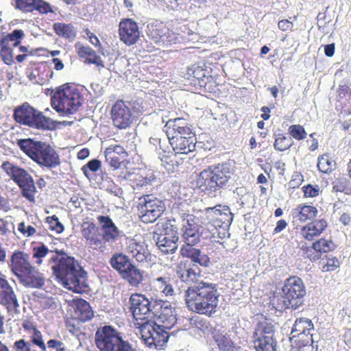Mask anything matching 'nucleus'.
Segmentation results:
<instances>
[{
	"instance_id": "obj_19",
	"label": "nucleus",
	"mask_w": 351,
	"mask_h": 351,
	"mask_svg": "<svg viewBox=\"0 0 351 351\" xmlns=\"http://www.w3.org/2000/svg\"><path fill=\"white\" fill-rule=\"evenodd\" d=\"M8 265L19 279L25 276L27 272L34 267L29 261V256L21 251H15L12 253Z\"/></svg>"
},
{
	"instance_id": "obj_18",
	"label": "nucleus",
	"mask_w": 351,
	"mask_h": 351,
	"mask_svg": "<svg viewBox=\"0 0 351 351\" xmlns=\"http://www.w3.org/2000/svg\"><path fill=\"white\" fill-rule=\"evenodd\" d=\"M130 104L123 101H117L111 110L112 119L115 127L119 129H125L132 122V114L130 108Z\"/></svg>"
},
{
	"instance_id": "obj_42",
	"label": "nucleus",
	"mask_w": 351,
	"mask_h": 351,
	"mask_svg": "<svg viewBox=\"0 0 351 351\" xmlns=\"http://www.w3.org/2000/svg\"><path fill=\"white\" fill-rule=\"evenodd\" d=\"M336 163L328 155H322L318 158L317 167L324 173L331 172L335 168Z\"/></svg>"
},
{
	"instance_id": "obj_22",
	"label": "nucleus",
	"mask_w": 351,
	"mask_h": 351,
	"mask_svg": "<svg viewBox=\"0 0 351 351\" xmlns=\"http://www.w3.org/2000/svg\"><path fill=\"white\" fill-rule=\"evenodd\" d=\"M124 178L131 182L134 190H147L157 183V178L153 171H149L145 174L128 173Z\"/></svg>"
},
{
	"instance_id": "obj_12",
	"label": "nucleus",
	"mask_w": 351,
	"mask_h": 351,
	"mask_svg": "<svg viewBox=\"0 0 351 351\" xmlns=\"http://www.w3.org/2000/svg\"><path fill=\"white\" fill-rule=\"evenodd\" d=\"M165 330L160 326L156 324L152 325L146 321L142 324L141 337L149 348L162 350L169 339V334Z\"/></svg>"
},
{
	"instance_id": "obj_50",
	"label": "nucleus",
	"mask_w": 351,
	"mask_h": 351,
	"mask_svg": "<svg viewBox=\"0 0 351 351\" xmlns=\"http://www.w3.org/2000/svg\"><path fill=\"white\" fill-rule=\"evenodd\" d=\"M24 32L22 29H14L11 33L2 36L0 40L7 41L8 45L15 40H21L24 37Z\"/></svg>"
},
{
	"instance_id": "obj_16",
	"label": "nucleus",
	"mask_w": 351,
	"mask_h": 351,
	"mask_svg": "<svg viewBox=\"0 0 351 351\" xmlns=\"http://www.w3.org/2000/svg\"><path fill=\"white\" fill-rule=\"evenodd\" d=\"M198 218L189 214L183 218L182 238L184 245H196L200 241L202 227L198 224Z\"/></svg>"
},
{
	"instance_id": "obj_7",
	"label": "nucleus",
	"mask_w": 351,
	"mask_h": 351,
	"mask_svg": "<svg viewBox=\"0 0 351 351\" xmlns=\"http://www.w3.org/2000/svg\"><path fill=\"white\" fill-rule=\"evenodd\" d=\"M13 117L16 123L35 129L51 130L56 127L54 121L45 116L43 112L36 110L27 102L15 108Z\"/></svg>"
},
{
	"instance_id": "obj_34",
	"label": "nucleus",
	"mask_w": 351,
	"mask_h": 351,
	"mask_svg": "<svg viewBox=\"0 0 351 351\" xmlns=\"http://www.w3.org/2000/svg\"><path fill=\"white\" fill-rule=\"evenodd\" d=\"M132 287H138L143 281V271L132 264L121 276Z\"/></svg>"
},
{
	"instance_id": "obj_41",
	"label": "nucleus",
	"mask_w": 351,
	"mask_h": 351,
	"mask_svg": "<svg viewBox=\"0 0 351 351\" xmlns=\"http://www.w3.org/2000/svg\"><path fill=\"white\" fill-rule=\"evenodd\" d=\"M254 344L256 351H276V341L274 339H254Z\"/></svg>"
},
{
	"instance_id": "obj_1",
	"label": "nucleus",
	"mask_w": 351,
	"mask_h": 351,
	"mask_svg": "<svg viewBox=\"0 0 351 351\" xmlns=\"http://www.w3.org/2000/svg\"><path fill=\"white\" fill-rule=\"evenodd\" d=\"M32 254L38 265L43 263V258H48L53 274L64 288L79 293L86 291V272L73 257L62 250H49L44 244L34 247Z\"/></svg>"
},
{
	"instance_id": "obj_6",
	"label": "nucleus",
	"mask_w": 351,
	"mask_h": 351,
	"mask_svg": "<svg viewBox=\"0 0 351 351\" xmlns=\"http://www.w3.org/2000/svg\"><path fill=\"white\" fill-rule=\"evenodd\" d=\"M51 106L63 116L73 114L82 105L83 97L75 85L68 84L59 87L51 97Z\"/></svg>"
},
{
	"instance_id": "obj_13",
	"label": "nucleus",
	"mask_w": 351,
	"mask_h": 351,
	"mask_svg": "<svg viewBox=\"0 0 351 351\" xmlns=\"http://www.w3.org/2000/svg\"><path fill=\"white\" fill-rule=\"evenodd\" d=\"M155 324L167 330L171 329L176 323V312L169 302L158 300L154 306Z\"/></svg>"
},
{
	"instance_id": "obj_47",
	"label": "nucleus",
	"mask_w": 351,
	"mask_h": 351,
	"mask_svg": "<svg viewBox=\"0 0 351 351\" xmlns=\"http://www.w3.org/2000/svg\"><path fill=\"white\" fill-rule=\"evenodd\" d=\"M101 167V162L97 159H93L82 167L84 174L90 179L91 172H96Z\"/></svg>"
},
{
	"instance_id": "obj_64",
	"label": "nucleus",
	"mask_w": 351,
	"mask_h": 351,
	"mask_svg": "<svg viewBox=\"0 0 351 351\" xmlns=\"http://www.w3.org/2000/svg\"><path fill=\"white\" fill-rule=\"evenodd\" d=\"M287 226V223L284 219L279 220L277 223L276 226L274 230V234H278L282 231Z\"/></svg>"
},
{
	"instance_id": "obj_2",
	"label": "nucleus",
	"mask_w": 351,
	"mask_h": 351,
	"mask_svg": "<svg viewBox=\"0 0 351 351\" xmlns=\"http://www.w3.org/2000/svg\"><path fill=\"white\" fill-rule=\"evenodd\" d=\"M176 274L181 281L189 285L185 301L190 311L207 315L216 312L219 297L217 285L201 280L199 269L186 268L185 265L180 264L176 267Z\"/></svg>"
},
{
	"instance_id": "obj_59",
	"label": "nucleus",
	"mask_w": 351,
	"mask_h": 351,
	"mask_svg": "<svg viewBox=\"0 0 351 351\" xmlns=\"http://www.w3.org/2000/svg\"><path fill=\"white\" fill-rule=\"evenodd\" d=\"M306 258L312 261H316L321 257L319 252L315 251L313 247L311 248L306 247Z\"/></svg>"
},
{
	"instance_id": "obj_28",
	"label": "nucleus",
	"mask_w": 351,
	"mask_h": 351,
	"mask_svg": "<svg viewBox=\"0 0 351 351\" xmlns=\"http://www.w3.org/2000/svg\"><path fill=\"white\" fill-rule=\"evenodd\" d=\"M327 226V222L324 219L315 220L301 229V234L308 241H312L315 237L321 234Z\"/></svg>"
},
{
	"instance_id": "obj_35",
	"label": "nucleus",
	"mask_w": 351,
	"mask_h": 351,
	"mask_svg": "<svg viewBox=\"0 0 351 351\" xmlns=\"http://www.w3.org/2000/svg\"><path fill=\"white\" fill-rule=\"evenodd\" d=\"M311 330H313L312 322L308 318L300 317L295 320L292 328L291 334H293L295 337L302 334L310 335L312 337L313 335L311 334Z\"/></svg>"
},
{
	"instance_id": "obj_40",
	"label": "nucleus",
	"mask_w": 351,
	"mask_h": 351,
	"mask_svg": "<svg viewBox=\"0 0 351 351\" xmlns=\"http://www.w3.org/2000/svg\"><path fill=\"white\" fill-rule=\"evenodd\" d=\"M214 339L219 350L229 351L234 347V343L227 334L214 333Z\"/></svg>"
},
{
	"instance_id": "obj_61",
	"label": "nucleus",
	"mask_w": 351,
	"mask_h": 351,
	"mask_svg": "<svg viewBox=\"0 0 351 351\" xmlns=\"http://www.w3.org/2000/svg\"><path fill=\"white\" fill-rule=\"evenodd\" d=\"M86 62L89 64H96L97 66H101L102 67H104L103 60L96 53L95 54V56H92L91 58H87Z\"/></svg>"
},
{
	"instance_id": "obj_32",
	"label": "nucleus",
	"mask_w": 351,
	"mask_h": 351,
	"mask_svg": "<svg viewBox=\"0 0 351 351\" xmlns=\"http://www.w3.org/2000/svg\"><path fill=\"white\" fill-rule=\"evenodd\" d=\"M317 209L309 205L298 206L293 210L292 215L295 219L300 222L314 219L317 215Z\"/></svg>"
},
{
	"instance_id": "obj_53",
	"label": "nucleus",
	"mask_w": 351,
	"mask_h": 351,
	"mask_svg": "<svg viewBox=\"0 0 351 351\" xmlns=\"http://www.w3.org/2000/svg\"><path fill=\"white\" fill-rule=\"evenodd\" d=\"M159 158L161 161V165L168 171H172L173 169V160L171 156L166 154L164 152L162 154L159 153Z\"/></svg>"
},
{
	"instance_id": "obj_33",
	"label": "nucleus",
	"mask_w": 351,
	"mask_h": 351,
	"mask_svg": "<svg viewBox=\"0 0 351 351\" xmlns=\"http://www.w3.org/2000/svg\"><path fill=\"white\" fill-rule=\"evenodd\" d=\"M110 263L121 276L133 264L130 258L123 253H115L112 255Z\"/></svg>"
},
{
	"instance_id": "obj_9",
	"label": "nucleus",
	"mask_w": 351,
	"mask_h": 351,
	"mask_svg": "<svg viewBox=\"0 0 351 351\" xmlns=\"http://www.w3.org/2000/svg\"><path fill=\"white\" fill-rule=\"evenodd\" d=\"M153 239L163 254H173L178 249V228L168 221L161 223V228H158Z\"/></svg>"
},
{
	"instance_id": "obj_43",
	"label": "nucleus",
	"mask_w": 351,
	"mask_h": 351,
	"mask_svg": "<svg viewBox=\"0 0 351 351\" xmlns=\"http://www.w3.org/2000/svg\"><path fill=\"white\" fill-rule=\"evenodd\" d=\"M313 247L315 251L322 253H326L332 251L334 248V244L331 241H328L324 239H321L313 243Z\"/></svg>"
},
{
	"instance_id": "obj_38",
	"label": "nucleus",
	"mask_w": 351,
	"mask_h": 351,
	"mask_svg": "<svg viewBox=\"0 0 351 351\" xmlns=\"http://www.w3.org/2000/svg\"><path fill=\"white\" fill-rule=\"evenodd\" d=\"M16 53V49H13L11 45H8L7 41L0 40V56L5 64L11 65Z\"/></svg>"
},
{
	"instance_id": "obj_24",
	"label": "nucleus",
	"mask_w": 351,
	"mask_h": 351,
	"mask_svg": "<svg viewBox=\"0 0 351 351\" xmlns=\"http://www.w3.org/2000/svg\"><path fill=\"white\" fill-rule=\"evenodd\" d=\"M210 168L202 171L197 180V184L202 191L215 192L221 189L219 182L213 176Z\"/></svg>"
},
{
	"instance_id": "obj_5",
	"label": "nucleus",
	"mask_w": 351,
	"mask_h": 351,
	"mask_svg": "<svg viewBox=\"0 0 351 351\" xmlns=\"http://www.w3.org/2000/svg\"><path fill=\"white\" fill-rule=\"evenodd\" d=\"M282 293L280 295H274L271 300L273 304L276 305V308L297 309L303 305L306 291L301 278L291 276L285 280Z\"/></svg>"
},
{
	"instance_id": "obj_44",
	"label": "nucleus",
	"mask_w": 351,
	"mask_h": 351,
	"mask_svg": "<svg viewBox=\"0 0 351 351\" xmlns=\"http://www.w3.org/2000/svg\"><path fill=\"white\" fill-rule=\"evenodd\" d=\"M292 145L293 141L291 138L279 135L278 137L276 138L274 146L276 150L282 152L289 149Z\"/></svg>"
},
{
	"instance_id": "obj_31",
	"label": "nucleus",
	"mask_w": 351,
	"mask_h": 351,
	"mask_svg": "<svg viewBox=\"0 0 351 351\" xmlns=\"http://www.w3.org/2000/svg\"><path fill=\"white\" fill-rule=\"evenodd\" d=\"M128 252L139 263L144 262L149 255L146 245L142 243H138L135 240H131L128 246Z\"/></svg>"
},
{
	"instance_id": "obj_8",
	"label": "nucleus",
	"mask_w": 351,
	"mask_h": 351,
	"mask_svg": "<svg viewBox=\"0 0 351 351\" xmlns=\"http://www.w3.org/2000/svg\"><path fill=\"white\" fill-rule=\"evenodd\" d=\"M95 343L100 351H136L132 345L110 326L99 328L95 333Z\"/></svg>"
},
{
	"instance_id": "obj_27",
	"label": "nucleus",
	"mask_w": 351,
	"mask_h": 351,
	"mask_svg": "<svg viewBox=\"0 0 351 351\" xmlns=\"http://www.w3.org/2000/svg\"><path fill=\"white\" fill-rule=\"evenodd\" d=\"M208 167L210 168L213 176L219 182L221 189L223 188L232 174L230 164L223 162L216 165H210Z\"/></svg>"
},
{
	"instance_id": "obj_21",
	"label": "nucleus",
	"mask_w": 351,
	"mask_h": 351,
	"mask_svg": "<svg viewBox=\"0 0 351 351\" xmlns=\"http://www.w3.org/2000/svg\"><path fill=\"white\" fill-rule=\"evenodd\" d=\"M195 245H183L180 249V254L183 257L191 259V262L193 263L192 267H199L198 265L202 267H208L210 263V258L204 252H202L200 249L194 247ZM180 264L185 265L186 268V263H180Z\"/></svg>"
},
{
	"instance_id": "obj_60",
	"label": "nucleus",
	"mask_w": 351,
	"mask_h": 351,
	"mask_svg": "<svg viewBox=\"0 0 351 351\" xmlns=\"http://www.w3.org/2000/svg\"><path fill=\"white\" fill-rule=\"evenodd\" d=\"M108 149H110L111 152L114 153L116 156H120L122 160H124L127 156V153L125 152L124 148L120 145H116L113 147H108Z\"/></svg>"
},
{
	"instance_id": "obj_25",
	"label": "nucleus",
	"mask_w": 351,
	"mask_h": 351,
	"mask_svg": "<svg viewBox=\"0 0 351 351\" xmlns=\"http://www.w3.org/2000/svg\"><path fill=\"white\" fill-rule=\"evenodd\" d=\"M169 143L171 145L175 154H187L195 150L196 137L195 136L176 138L171 139Z\"/></svg>"
},
{
	"instance_id": "obj_52",
	"label": "nucleus",
	"mask_w": 351,
	"mask_h": 351,
	"mask_svg": "<svg viewBox=\"0 0 351 351\" xmlns=\"http://www.w3.org/2000/svg\"><path fill=\"white\" fill-rule=\"evenodd\" d=\"M78 56L82 58H89L95 56V51L89 46H83L80 43L75 45Z\"/></svg>"
},
{
	"instance_id": "obj_58",
	"label": "nucleus",
	"mask_w": 351,
	"mask_h": 351,
	"mask_svg": "<svg viewBox=\"0 0 351 351\" xmlns=\"http://www.w3.org/2000/svg\"><path fill=\"white\" fill-rule=\"evenodd\" d=\"M339 266V261L336 258L328 259L327 263L322 267L323 271H334Z\"/></svg>"
},
{
	"instance_id": "obj_62",
	"label": "nucleus",
	"mask_w": 351,
	"mask_h": 351,
	"mask_svg": "<svg viewBox=\"0 0 351 351\" xmlns=\"http://www.w3.org/2000/svg\"><path fill=\"white\" fill-rule=\"evenodd\" d=\"M12 289L8 282L3 278H0V293H5Z\"/></svg>"
},
{
	"instance_id": "obj_48",
	"label": "nucleus",
	"mask_w": 351,
	"mask_h": 351,
	"mask_svg": "<svg viewBox=\"0 0 351 351\" xmlns=\"http://www.w3.org/2000/svg\"><path fill=\"white\" fill-rule=\"evenodd\" d=\"M46 223L50 230L58 234L62 233L64 230L63 225L59 221L58 218L56 215L47 217Z\"/></svg>"
},
{
	"instance_id": "obj_56",
	"label": "nucleus",
	"mask_w": 351,
	"mask_h": 351,
	"mask_svg": "<svg viewBox=\"0 0 351 351\" xmlns=\"http://www.w3.org/2000/svg\"><path fill=\"white\" fill-rule=\"evenodd\" d=\"M319 189L317 186H313L311 184L303 187V192L305 197H313L318 195Z\"/></svg>"
},
{
	"instance_id": "obj_15",
	"label": "nucleus",
	"mask_w": 351,
	"mask_h": 351,
	"mask_svg": "<svg viewBox=\"0 0 351 351\" xmlns=\"http://www.w3.org/2000/svg\"><path fill=\"white\" fill-rule=\"evenodd\" d=\"M205 215L209 223L217 229L223 228V230L230 226L233 220V214L228 206H217L212 208H207L205 210Z\"/></svg>"
},
{
	"instance_id": "obj_23",
	"label": "nucleus",
	"mask_w": 351,
	"mask_h": 351,
	"mask_svg": "<svg viewBox=\"0 0 351 351\" xmlns=\"http://www.w3.org/2000/svg\"><path fill=\"white\" fill-rule=\"evenodd\" d=\"M16 7L25 12L37 10L41 14L53 12L51 5L43 0H16Z\"/></svg>"
},
{
	"instance_id": "obj_17",
	"label": "nucleus",
	"mask_w": 351,
	"mask_h": 351,
	"mask_svg": "<svg viewBox=\"0 0 351 351\" xmlns=\"http://www.w3.org/2000/svg\"><path fill=\"white\" fill-rule=\"evenodd\" d=\"M165 128L169 141L170 138L195 136L192 131L191 125L182 118L169 119L166 123Z\"/></svg>"
},
{
	"instance_id": "obj_37",
	"label": "nucleus",
	"mask_w": 351,
	"mask_h": 351,
	"mask_svg": "<svg viewBox=\"0 0 351 351\" xmlns=\"http://www.w3.org/2000/svg\"><path fill=\"white\" fill-rule=\"evenodd\" d=\"M53 29L59 36L68 39H74L76 36L77 31L71 23H55Z\"/></svg>"
},
{
	"instance_id": "obj_57",
	"label": "nucleus",
	"mask_w": 351,
	"mask_h": 351,
	"mask_svg": "<svg viewBox=\"0 0 351 351\" xmlns=\"http://www.w3.org/2000/svg\"><path fill=\"white\" fill-rule=\"evenodd\" d=\"M234 194L237 199V202L239 203L241 206H243L245 203L242 199L247 195L246 189L244 187H237L234 191Z\"/></svg>"
},
{
	"instance_id": "obj_30",
	"label": "nucleus",
	"mask_w": 351,
	"mask_h": 351,
	"mask_svg": "<svg viewBox=\"0 0 351 351\" xmlns=\"http://www.w3.org/2000/svg\"><path fill=\"white\" fill-rule=\"evenodd\" d=\"M0 304L4 306L12 315L19 313V303L13 289L0 293Z\"/></svg>"
},
{
	"instance_id": "obj_26",
	"label": "nucleus",
	"mask_w": 351,
	"mask_h": 351,
	"mask_svg": "<svg viewBox=\"0 0 351 351\" xmlns=\"http://www.w3.org/2000/svg\"><path fill=\"white\" fill-rule=\"evenodd\" d=\"M73 316L81 322H85L92 319L93 311L88 302L83 299L73 301Z\"/></svg>"
},
{
	"instance_id": "obj_39",
	"label": "nucleus",
	"mask_w": 351,
	"mask_h": 351,
	"mask_svg": "<svg viewBox=\"0 0 351 351\" xmlns=\"http://www.w3.org/2000/svg\"><path fill=\"white\" fill-rule=\"evenodd\" d=\"M207 73L208 72L202 66L196 64H193L187 69L188 76L197 80L201 86L206 85L205 78H208Z\"/></svg>"
},
{
	"instance_id": "obj_14",
	"label": "nucleus",
	"mask_w": 351,
	"mask_h": 351,
	"mask_svg": "<svg viewBox=\"0 0 351 351\" xmlns=\"http://www.w3.org/2000/svg\"><path fill=\"white\" fill-rule=\"evenodd\" d=\"M158 301L153 299L149 300L142 294H132L129 300L130 308L136 320H145L149 314H153L154 306Z\"/></svg>"
},
{
	"instance_id": "obj_55",
	"label": "nucleus",
	"mask_w": 351,
	"mask_h": 351,
	"mask_svg": "<svg viewBox=\"0 0 351 351\" xmlns=\"http://www.w3.org/2000/svg\"><path fill=\"white\" fill-rule=\"evenodd\" d=\"M18 230L27 237L34 235L36 232V229L33 226H27L25 222H21L19 223Z\"/></svg>"
},
{
	"instance_id": "obj_45",
	"label": "nucleus",
	"mask_w": 351,
	"mask_h": 351,
	"mask_svg": "<svg viewBox=\"0 0 351 351\" xmlns=\"http://www.w3.org/2000/svg\"><path fill=\"white\" fill-rule=\"evenodd\" d=\"M29 337L33 345L38 346L41 351H47L46 345L43 339V335L38 330L33 328Z\"/></svg>"
},
{
	"instance_id": "obj_46",
	"label": "nucleus",
	"mask_w": 351,
	"mask_h": 351,
	"mask_svg": "<svg viewBox=\"0 0 351 351\" xmlns=\"http://www.w3.org/2000/svg\"><path fill=\"white\" fill-rule=\"evenodd\" d=\"M288 131L289 134L298 141L304 139L307 135L304 128L300 125H291Z\"/></svg>"
},
{
	"instance_id": "obj_29",
	"label": "nucleus",
	"mask_w": 351,
	"mask_h": 351,
	"mask_svg": "<svg viewBox=\"0 0 351 351\" xmlns=\"http://www.w3.org/2000/svg\"><path fill=\"white\" fill-rule=\"evenodd\" d=\"M19 280L24 286L36 289L41 288L45 283L43 275L34 267L27 272L25 276L21 277Z\"/></svg>"
},
{
	"instance_id": "obj_49",
	"label": "nucleus",
	"mask_w": 351,
	"mask_h": 351,
	"mask_svg": "<svg viewBox=\"0 0 351 351\" xmlns=\"http://www.w3.org/2000/svg\"><path fill=\"white\" fill-rule=\"evenodd\" d=\"M105 158L109 165L114 169L120 167L122 158L119 156H116L114 153L111 152L110 149H106L105 152Z\"/></svg>"
},
{
	"instance_id": "obj_20",
	"label": "nucleus",
	"mask_w": 351,
	"mask_h": 351,
	"mask_svg": "<svg viewBox=\"0 0 351 351\" xmlns=\"http://www.w3.org/2000/svg\"><path fill=\"white\" fill-rule=\"evenodd\" d=\"M119 36L121 41L127 45H132L136 43L140 32L138 24L131 19H122L119 25Z\"/></svg>"
},
{
	"instance_id": "obj_4",
	"label": "nucleus",
	"mask_w": 351,
	"mask_h": 351,
	"mask_svg": "<svg viewBox=\"0 0 351 351\" xmlns=\"http://www.w3.org/2000/svg\"><path fill=\"white\" fill-rule=\"evenodd\" d=\"M17 145L41 167L53 169L60 164L58 154L49 144L28 138L18 140Z\"/></svg>"
},
{
	"instance_id": "obj_54",
	"label": "nucleus",
	"mask_w": 351,
	"mask_h": 351,
	"mask_svg": "<svg viewBox=\"0 0 351 351\" xmlns=\"http://www.w3.org/2000/svg\"><path fill=\"white\" fill-rule=\"evenodd\" d=\"M48 348L54 351H66L65 344L58 339H50L47 343Z\"/></svg>"
},
{
	"instance_id": "obj_63",
	"label": "nucleus",
	"mask_w": 351,
	"mask_h": 351,
	"mask_svg": "<svg viewBox=\"0 0 351 351\" xmlns=\"http://www.w3.org/2000/svg\"><path fill=\"white\" fill-rule=\"evenodd\" d=\"M278 27L282 31H287L291 29L292 27V23L288 20H281L278 22Z\"/></svg>"
},
{
	"instance_id": "obj_10",
	"label": "nucleus",
	"mask_w": 351,
	"mask_h": 351,
	"mask_svg": "<svg viewBox=\"0 0 351 351\" xmlns=\"http://www.w3.org/2000/svg\"><path fill=\"white\" fill-rule=\"evenodd\" d=\"M3 167L22 190V195L30 202L34 201L36 186L32 177L25 169L7 162Z\"/></svg>"
},
{
	"instance_id": "obj_36",
	"label": "nucleus",
	"mask_w": 351,
	"mask_h": 351,
	"mask_svg": "<svg viewBox=\"0 0 351 351\" xmlns=\"http://www.w3.org/2000/svg\"><path fill=\"white\" fill-rule=\"evenodd\" d=\"M274 326L267 321L259 322L254 332V339H274Z\"/></svg>"
},
{
	"instance_id": "obj_51",
	"label": "nucleus",
	"mask_w": 351,
	"mask_h": 351,
	"mask_svg": "<svg viewBox=\"0 0 351 351\" xmlns=\"http://www.w3.org/2000/svg\"><path fill=\"white\" fill-rule=\"evenodd\" d=\"M13 351H36L29 341L23 339L16 341L12 346Z\"/></svg>"
},
{
	"instance_id": "obj_3",
	"label": "nucleus",
	"mask_w": 351,
	"mask_h": 351,
	"mask_svg": "<svg viewBox=\"0 0 351 351\" xmlns=\"http://www.w3.org/2000/svg\"><path fill=\"white\" fill-rule=\"evenodd\" d=\"M97 219L98 226L93 222H84L82 225V234L88 246L103 252L106 249V244L112 245L121 238L123 232L116 226L109 216L99 215Z\"/></svg>"
},
{
	"instance_id": "obj_11",
	"label": "nucleus",
	"mask_w": 351,
	"mask_h": 351,
	"mask_svg": "<svg viewBox=\"0 0 351 351\" xmlns=\"http://www.w3.org/2000/svg\"><path fill=\"white\" fill-rule=\"evenodd\" d=\"M139 215L144 223L154 222L165 211L163 202L153 195H144L139 198Z\"/></svg>"
}]
</instances>
